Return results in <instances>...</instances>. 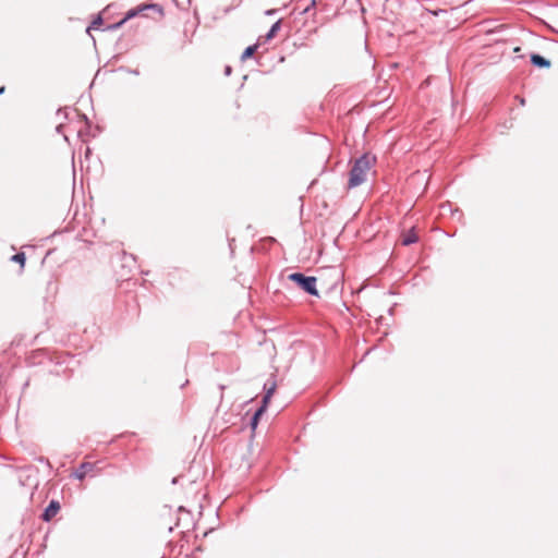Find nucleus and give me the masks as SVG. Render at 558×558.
Masks as SVG:
<instances>
[{
    "label": "nucleus",
    "instance_id": "nucleus-1",
    "mask_svg": "<svg viewBox=\"0 0 558 558\" xmlns=\"http://www.w3.org/2000/svg\"><path fill=\"white\" fill-rule=\"evenodd\" d=\"M375 160L376 158L368 154H364L355 160L349 173L348 186L350 189L356 187L366 181L367 173Z\"/></svg>",
    "mask_w": 558,
    "mask_h": 558
},
{
    "label": "nucleus",
    "instance_id": "nucleus-2",
    "mask_svg": "<svg viewBox=\"0 0 558 558\" xmlns=\"http://www.w3.org/2000/svg\"><path fill=\"white\" fill-rule=\"evenodd\" d=\"M289 280L296 283L302 290L306 293L318 296V291L316 289V278L313 276H305L302 272H293L289 275Z\"/></svg>",
    "mask_w": 558,
    "mask_h": 558
},
{
    "label": "nucleus",
    "instance_id": "nucleus-3",
    "mask_svg": "<svg viewBox=\"0 0 558 558\" xmlns=\"http://www.w3.org/2000/svg\"><path fill=\"white\" fill-rule=\"evenodd\" d=\"M145 10H155V11H158L159 13L162 12V8L157 3L142 4L135 9L130 10L126 13L125 17L122 21H120L119 23H117L114 25V27L121 26L125 21L133 19L134 16L138 15L141 12H143Z\"/></svg>",
    "mask_w": 558,
    "mask_h": 558
},
{
    "label": "nucleus",
    "instance_id": "nucleus-4",
    "mask_svg": "<svg viewBox=\"0 0 558 558\" xmlns=\"http://www.w3.org/2000/svg\"><path fill=\"white\" fill-rule=\"evenodd\" d=\"M59 510L60 504L56 500H51L43 513V520L50 521L58 513Z\"/></svg>",
    "mask_w": 558,
    "mask_h": 558
},
{
    "label": "nucleus",
    "instance_id": "nucleus-5",
    "mask_svg": "<svg viewBox=\"0 0 558 558\" xmlns=\"http://www.w3.org/2000/svg\"><path fill=\"white\" fill-rule=\"evenodd\" d=\"M94 469V465L89 462H83L73 473V476L80 481L84 480L88 472Z\"/></svg>",
    "mask_w": 558,
    "mask_h": 558
},
{
    "label": "nucleus",
    "instance_id": "nucleus-6",
    "mask_svg": "<svg viewBox=\"0 0 558 558\" xmlns=\"http://www.w3.org/2000/svg\"><path fill=\"white\" fill-rule=\"evenodd\" d=\"M531 63L538 68H549L550 66V61L537 53H534L531 56Z\"/></svg>",
    "mask_w": 558,
    "mask_h": 558
},
{
    "label": "nucleus",
    "instance_id": "nucleus-7",
    "mask_svg": "<svg viewBox=\"0 0 558 558\" xmlns=\"http://www.w3.org/2000/svg\"><path fill=\"white\" fill-rule=\"evenodd\" d=\"M417 240H418V236L416 235L414 229L412 228L405 234H403L401 242L403 245L408 246V245L416 243Z\"/></svg>",
    "mask_w": 558,
    "mask_h": 558
},
{
    "label": "nucleus",
    "instance_id": "nucleus-8",
    "mask_svg": "<svg viewBox=\"0 0 558 558\" xmlns=\"http://www.w3.org/2000/svg\"><path fill=\"white\" fill-rule=\"evenodd\" d=\"M266 411L265 409V405H260L256 412L254 413V415L252 416L251 418V422H250V426L253 430L256 429L257 425H258V421H259V417L262 416V414Z\"/></svg>",
    "mask_w": 558,
    "mask_h": 558
},
{
    "label": "nucleus",
    "instance_id": "nucleus-9",
    "mask_svg": "<svg viewBox=\"0 0 558 558\" xmlns=\"http://www.w3.org/2000/svg\"><path fill=\"white\" fill-rule=\"evenodd\" d=\"M265 389H266V393L263 398V402H262V405H265V409L267 408V404L271 398V396L274 395L275 392V389H276V384L272 383L269 387H267V384L265 385Z\"/></svg>",
    "mask_w": 558,
    "mask_h": 558
},
{
    "label": "nucleus",
    "instance_id": "nucleus-10",
    "mask_svg": "<svg viewBox=\"0 0 558 558\" xmlns=\"http://www.w3.org/2000/svg\"><path fill=\"white\" fill-rule=\"evenodd\" d=\"M265 389H266V393L263 398V402H262V405H265V409L267 408V404L271 398V396L274 395L275 392V389H276V384L272 383L269 387H267V384L265 385Z\"/></svg>",
    "mask_w": 558,
    "mask_h": 558
},
{
    "label": "nucleus",
    "instance_id": "nucleus-11",
    "mask_svg": "<svg viewBox=\"0 0 558 558\" xmlns=\"http://www.w3.org/2000/svg\"><path fill=\"white\" fill-rule=\"evenodd\" d=\"M280 27H281V21L279 20L272 24V26L266 34V40L272 39L276 36L277 32L280 29Z\"/></svg>",
    "mask_w": 558,
    "mask_h": 558
},
{
    "label": "nucleus",
    "instance_id": "nucleus-12",
    "mask_svg": "<svg viewBox=\"0 0 558 558\" xmlns=\"http://www.w3.org/2000/svg\"><path fill=\"white\" fill-rule=\"evenodd\" d=\"M257 49V45H252V46H248L247 48H245V50L243 51L242 56H241V59L242 60H246L248 58H251L255 51Z\"/></svg>",
    "mask_w": 558,
    "mask_h": 558
},
{
    "label": "nucleus",
    "instance_id": "nucleus-13",
    "mask_svg": "<svg viewBox=\"0 0 558 558\" xmlns=\"http://www.w3.org/2000/svg\"><path fill=\"white\" fill-rule=\"evenodd\" d=\"M12 262L19 263L21 267H24L25 264V254L24 253H16L11 257Z\"/></svg>",
    "mask_w": 558,
    "mask_h": 558
},
{
    "label": "nucleus",
    "instance_id": "nucleus-14",
    "mask_svg": "<svg viewBox=\"0 0 558 558\" xmlns=\"http://www.w3.org/2000/svg\"><path fill=\"white\" fill-rule=\"evenodd\" d=\"M102 24V19L101 16H98L93 23H92V26L93 27H98L99 25Z\"/></svg>",
    "mask_w": 558,
    "mask_h": 558
},
{
    "label": "nucleus",
    "instance_id": "nucleus-15",
    "mask_svg": "<svg viewBox=\"0 0 558 558\" xmlns=\"http://www.w3.org/2000/svg\"><path fill=\"white\" fill-rule=\"evenodd\" d=\"M231 71H232V69H231V66H230V65H227V66L225 68V74H226L227 76L231 74Z\"/></svg>",
    "mask_w": 558,
    "mask_h": 558
},
{
    "label": "nucleus",
    "instance_id": "nucleus-16",
    "mask_svg": "<svg viewBox=\"0 0 558 558\" xmlns=\"http://www.w3.org/2000/svg\"><path fill=\"white\" fill-rule=\"evenodd\" d=\"M276 12V10H268L266 11V14L270 15V14H274Z\"/></svg>",
    "mask_w": 558,
    "mask_h": 558
},
{
    "label": "nucleus",
    "instance_id": "nucleus-17",
    "mask_svg": "<svg viewBox=\"0 0 558 558\" xmlns=\"http://www.w3.org/2000/svg\"><path fill=\"white\" fill-rule=\"evenodd\" d=\"M3 92H4V87L2 86V87H0V95L3 94Z\"/></svg>",
    "mask_w": 558,
    "mask_h": 558
}]
</instances>
